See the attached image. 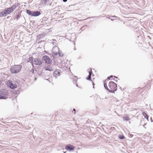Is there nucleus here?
Here are the masks:
<instances>
[{
    "label": "nucleus",
    "mask_w": 153,
    "mask_h": 153,
    "mask_svg": "<svg viewBox=\"0 0 153 153\" xmlns=\"http://www.w3.org/2000/svg\"><path fill=\"white\" fill-rule=\"evenodd\" d=\"M22 68V66L20 65H15L11 66L10 71L12 74H17L20 71Z\"/></svg>",
    "instance_id": "obj_1"
},
{
    "label": "nucleus",
    "mask_w": 153,
    "mask_h": 153,
    "mask_svg": "<svg viewBox=\"0 0 153 153\" xmlns=\"http://www.w3.org/2000/svg\"><path fill=\"white\" fill-rule=\"evenodd\" d=\"M108 86L109 88L108 91L114 93L117 90V84L112 81L109 82Z\"/></svg>",
    "instance_id": "obj_2"
},
{
    "label": "nucleus",
    "mask_w": 153,
    "mask_h": 153,
    "mask_svg": "<svg viewBox=\"0 0 153 153\" xmlns=\"http://www.w3.org/2000/svg\"><path fill=\"white\" fill-rule=\"evenodd\" d=\"M53 53L55 56L57 55L58 54L59 55V56H62L63 55V53H61L59 52V48L57 46L54 47L52 50Z\"/></svg>",
    "instance_id": "obj_3"
},
{
    "label": "nucleus",
    "mask_w": 153,
    "mask_h": 153,
    "mask_svg": "<svg viewBox=\"0 0 153 153\" xmlns=\"http://www.w3.org/2000/svg\"><path fill=\"white\" fill-rule=\"evenodd\" d=\"M8 86L12 89H14L17 87V85L15 82L12 81H9L7 84Z\"/></svg>",
    "instance_id": "obj_4"
},
{
    "label": "nucleus",
    "mask_w": 153,
    "mask_h": 153,
    "mask_svg": "<svg viewBox=\"0 0 153 153\" xmlns=\"http://www.w3.org/2000/svg\"><path fill=\"white\" fill-rule=\"evenodd\" d=\"M42 59L45 61V62L47 64H50L52 62V60L50 58L47 56H43Z\"/></svg>",
    "instance_id": "obj_5"
},
{
    "label": "nucleus",
    "mask_w": 153,
    "mask_h": 153,
    "mask_svg": "<svg viewBox=\"0 0 153 153\" xmlns=\"http://www.w3.org/2000/svg\"><path fill=\"white\" fill-rule=\"evenodd\" d=\"M74 147L70 145H67L65 146V149L67 150L71 151L73 150L74 149Z\"/></svg>",
    "instance_id": "obj_6"
},
{
    "label": "nucleus",
    "mask_w": 153,
    "mask_h": 153,
    "mask_svg": "<svg viewBox=\"0 0 153 153\" xmlns=\"http://www.w3.org/2000/svg\"><path fill=\"white\" fill-rule=\"evenodd\" d=\"M60 71L59 70H56L54 72L53 74L56 77V76H58L60 75Z\"/></svg>",
    "instance_id": "obj_7"
},
{
    "label": "nucleus",
    "mask_w": 153,
    "mask_h": 153,
    "mask_svg": "<svg viewBox=\"0 0 153 153\" xmlns=\"http://www.w3.org/2000/svg\"><path fill=\"white\" fill-rule=\"evenodd\" d=\"M4 10L7 15L13 12L10 7L7 8Z\"/></svg>",
    "instance_id": "obj_8"
},
{
    "label": "nucleus",
    "mask_w": 153,
    "mask_h": 153,
    "mask_svg": "<svg viewBox=\"0 0 153 153\" xmlns=\"http://www.w3.org/2000/svg\"><path fill=\"white\" fill-rule=\"evenodd\" d=\"M45 70L49 71H52L53 70V69L50 66L45 67Z\"/></svg>",
    "instance_id": "obj_9"
},
{
    "label": "nucleus",
    "mask_w": 153,
    "mask_h": 153,
    "mask_svg": "<svg viewBox=\"0 0 153 153\" xmlns=\"http://www.w3.org/2000/svg\"><path fill=\"white\" fill-rule=\"evenodd\" d=\"M38 16V11H33L32 16Z\"/></svg>",
    "instance_id": "obj_10"
},
{
    "label": "nucleus",
    "mask_w": 153,
    "mask_h": 153,
    "mask_svg": "<svg viewBox=\"0 0 153 153\" xmlns=\"http://www.w3.org/2000/svg\"><path fill=\"white\" fill-rule=\"evenodd\" d=\"M7 15L4 10V11H2L0 12V17H3Z\"/></svg>",
    "instance_id": "obj_11"
},
{
    "label": "nucleus",
    "mask_w": 153,
    "mask_h": 153,
    "mask_svg": "<svg viewBox=\"0 0 153 153\" xmlns=\"http://www.w3.org/2000/svg\"><path fill=\"white\" fill-rule=\"evenodd\" d=\"M33 57H30L29 59L28 60V61L30 62L32 64V65H33Z\"/></svg>",
    "instance_id": "obj_12"
},
{
    "label": "nucleus",
    "mask_w": 153,
    "mask_h": 153,
    "mask_svg": "<svg viewBox=\"0 0 153 153\" xmlns=\"http://www.w3.org/2000/svg\"><path fill=\"white\" fill-rule=\"evenodd\" d=\"M143 115L144 116L145 118H146L148 121V117L147 114L144 112H143L142 113Z\"/></svg>",
    "instance_id": "obj_13"
},
{
    "label": "nucleus",
    "mask_w": 153,
    "mask_h": 153,
    "mask_svg": "<svg viewBox=\"0 0 153 153\" xmlns=\"http://www.w3.org/2000/svg\"><path fill=\"white\" fill-rule=\"evenodd\" d=\"M17 7L16 5V4H13L12 5L11 7H10L11 9V10L13 11V10L16 9V7Z\"/></svg>",
    "instance_id": "obj_14"
},
{
    "label": "nucleus",
    "mask_w": 153,
    "mask_h": 153,
    "mask_svg": "<svg viewBox=\"0 0 153 153\" xmlns=\"http://www.w3.org/2000/svg\"><path fill=\"white\" fill-rule=\"evenodd\" d=\"M123 121H128L130 120V119L128 117L126 116L123 118Z\"/></svg>",
    "instance_id": "obj_15"
},
{
    "label": "nucleus",
    "mask_w": 153,
    "mask_h": 153,
    "mask_svg": "<svg viewBox=\"0 0 153 153\" xmlns=\"http://www.w3.org/2000/svg\"><path fill=\"white\" fill-rule=\"evenodd\" d=\"M26 12L27 14H29L30 15L32 16V14L33 11H31L30 10H27Z\"/></svg>",
    "instance_id": "obj_16"
},
{
    "label": "nucleus",
    "mask_w": 153,
    "mask_h": 153,
    "mask_svg": "<svg viewBox=\"0 0 153 153\" xmlns=\"http://www.w3.org/2000/svg\"><path fill=\"white\" fill-rule=\"evenodd\" d=\"M34 63L35 65H38V59L36 58L34 60Z\"/></svg>",
    "instance_id": "obj_17"
},
{
    "label": "nucleus",
    "mask_w": 153,
    "mask_h": 153,
    "mask_svg": "<svg viewBox=\"0 0 153 153\" xmlns=\"http://www.w3.org/2000/svg\"><path fill=\"white\" fill-rule=\"evenodd\" d=\"M6 97L5 95H2L0 94V99H5Z\"/></svg>",
    "instance_id": "obj_18"
},
{
    "label": "nucleus",
    "mask_w": 153,
    "mask_h": 153,
    "mask_svg": "<svg viewBox=\"0 0 153 153\" xmlns=\"http://www.w3.org/2000/svg\"><path fill=\"white\" fill-rule=\"evenodd\" d=\"M104 86L105 87V88L107 90H109V88L107 86V84L106 83L104 82Z\"/></svg>",
    "instance_id": "obj_19"
},
{
    "label": "nucleus",
    "mask_w": 153,
    "mask_h": 153,
    "mask_svg": "<svg viewBox=\"0 0 153 153\" xmlns=\"http://www.w3.org/2000/svg\"><path fill=\"white\" fill-rule=\"evenodd\" d=\"M15 17L16 18L17 20H18L20 17V16L19 14L16 15Z\"/></svg>",
    "instance_id": "obj_20"
},
{
    "label": "nucleus",
    "mask_w": 153,
    "mask_h": 153,
    "mask_svg": "<svg viewBox=\"0 0 153 153\" xmlns=\"http://www.w3.org/2000/svg\"><path fill=\"white\" fill-rule=\"evenodd\" d=\"M89 74L88 76H89L91 77V75L92 74V70L91 69L89 71Z\"/></svg>",
    "instance_id": "obj_21"
},
{
    "label": "nucleus",
    "mask_w": 153,
    "mask_h": 153,
    "mask_svg": "<svg viewBox=\"0 0 153 153\" xmlns=\"http://www.w3.org/2000/svg\"><path fill=\"white\" fill-rule=\"evenodd\" d=\"M89 74L88 76H89L91 77V75L92 74V70L91 69L89 71Z\"/></svg>",
    "instance_id": "obj_22"
},
{
    "label": "nucleus",
    "mask_w": 153,
    "mask_h": 153,
    "mask_svg": "<svg viewBox=\"0 0 153 153\" xmlns=\"http://www.w3.org/2000/svg\"><path fill=\"white\" fill-rule=\"evenodd\" d=\"M119 138L120 139H123L124 138V137L123 135L119 136Z\"/></svg>",
    "instance_id": "obj_23"
},
{
    "label": "nucleus",
    "mask_w": 153,
    "mask_h": 153,
    "mask_svg": "<svg viewBox=\"0 0 153 153\" xmlns=\"http://www.w3.org/2000/svg\"><path fill=\"white\" fill-rule=\"evenodd\" d=\"M42 1V4H45L46 3V0H41Z\"/></svg>",
    "instance_id": "obj_24"
},
{
    "label": "nucleus",
    "mask_w": 153,
    "mask_h": 153,
    "mask_svg": "<svg viewBox=\"0 0 153 153\" xmlns=\"http://www.w3.org/2000/svg\"><path fill=\"white\" fill-rule=\"evenodd\" d=\"M86 79L87 80H90L91 79V77L88 76L86 78Z\"/></svg>",
    "instance_id": "obj_25"
},
{
    "label": "nucleus",
    "mask_w": 153,
    "mask_h": 153,
    "mask_svg": "<svg viewBox=\"0 0 153 153\" xmlns=\"http://www.w3.org/2000/svg\"><path fill=\"white\" fill-rule=\"evenodd\" d=\"M107 79H108V80H110V77H108Z\"/></svg>",
    "instance_id": "obj_26"
},
{
    "label": "nucleus",
    "mask_w": 153,
    "mask_h": 153,
    "mask_svg": "<svg viewBox=\"0 0 153 153\" xmlns=\"http://www.w3.org/2000/svg\"><path fill=\"white\" fill-rule=\"evenodd\" d=\"M62 0L64 2H66L67 1V0Z\"/></svg>",
    "instance_id": "obj_27"
},
{
    "label": "nucleus",
    "mask_w": 153,
    "mask_h": 153,
    "mask_svg": "<svg viewBox=\"0 0 153 153\" xmlns=\"http://www.w3.org/2000/svg\"><path fill=\"white\" fill-rule=\"evenodd\" d=\"M113 76H112V75H111L109 77H110V78H112L113 77Z\"/></svg>",
    "instance_id": "obj_28"
},
{
    "label": "nucleus",
    "mask_w": 153,
    "mask_h": 153,
    "mask_svg": "<svg viewBox=\"0 0 153 153\" xmlns=\"http://www.w3.org/2000/svg\"><path fill=\"white\" fill-rule=\"evenodd\" d=\"M150 120H151V122H152L153 121H152V118H151Z\"/></svg>",
    "instance_id": "obj_29"
},
{
    "label": "nucleus",
    "mask_w": 153,
    "mask_h": 153,
    "mask_svg": "<svg viewBox=\"0 0 153 153\" xmlns=\"http://www.w3.org/2000/svg\"><path fill=\"white\" fill-rule=\"evenodd\" d=\"M111 17H116L115 16H111Z\"/></svg>",
    "instance_id": "obj_30"
},
{
    "label": "nucleus",
    "mask_w": 153,
    "mask_h": 153,
    "mask_svg": "<svg viewBox=\"0 0 153 153\" xmlns=\"http://www.w3.org/2000/svg\"><path fill=\"white\" fill-rule=\"evenodd\" d=\"M37 79V78H35V80H36Z\"/></svg>",
    "instance_id": "obj_31"
},
{
    "label": "nucleus",
    "mask_w": 153,
    "mask_h": 153,
    "mask_svg": "<svg viewBox=\"0 0 153 153\" xmlns=\"http://www.w3.org/2000/svg\"><path fill=\"white\" fill-rule=\"evenodd\" d=\"M40 14V12H39V15Z\"/></svg>",
    "instance_id": "obj_32"
},
{
    "label": "nucleus",
    "mask_w": 153,
    "mask_h": 153,
    "mask_svg": "<svg viewBox=\"0 0 153 153\" xmlns=\"http://www.w3.org/2000/svg\"><path fill=\"white\" fill-rule=\"evenodd\" d=\"M73 110H74V111H75V109H73Z\"/></svg>",
    "instance_id": "obj_33"
},
{
    "label": "nucleus",
    "mask_w": 153,
    "mask_h": 153,
    "mask_svg": "<svg viewBox=\"0 0 153 153\" xmlns=\"http://www.w3.org/2000/svg\"><path fill=\"white\" fill-rule=\"evenodd\" d=\"M114 76V77L115 78H117V77H116V76Z\"/></svg>",
    "instance_id": "obj_34"
},
{
    "label": "nucleus",
    "mask_w": 153,
    "mask_h": 153,
    "mask_svg": "<svg viewBox=\"0 0 153 153\" xmlns=\"http://www.w3.org/2000/svg\"><path fill=\"white\" fill-rule=\"evenodd\" d=\"M76 86H78V85H76Z\"/></svg>",
    "instance_id": "obj_35"
}]
</instances>
